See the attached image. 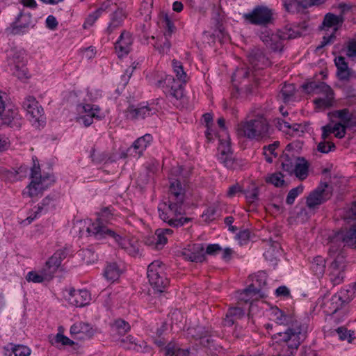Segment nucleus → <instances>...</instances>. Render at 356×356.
<instances>
[{"instance_id": "obj_1", "label": "nucleus", "mask_w": 356, "mask_h": 356, "mask_svg": "<svg viewBox=\"0 0 356 356\" xmlns=\"http://www.w3.org/2000/svg\"><path fill=\"white\" fill-rule=\"evenodd\" d=\"M186 187L179 179H171L168 193V200L158 206L160 218L172 227H179L191 221L190 218H178L184 213Z\"/></svg>"}, {"instance_id": "obj_2", "label": "nucleus", "mask_w": 356, "mask_h": 356, "mask_svg": "<svg viewBox=\"0 0 356 356\" xmlns=\"http://www.w3.org/2000/svg\"><path fill=\"white\" fill-rule=\"evenodd\" d=\"M274 316L276 323L287 326L284 332L278 333L281 339L293 350H297L307 338L308 325L294 316L285 315L278 308L274 310Z\"/></svg>"}, {"instance_id": "obj_3", "label": "nucleus", "mask_w": 356, "mask_h": 356, "mask_svg": "<svg viewBox=\"0 0 356 356\" xmlns=\"http://www.w3.org/2000/svg\"><path fill=\"white\" fill-rule=\"evenodd\" d=\"M111 215L108 208L104 209L101 212L100 217L87 227V232L90 236H93L95 239L100 240L106 237H111L120 247L121 243L126 238L113 229L108 228L105 223L108 222L109 216Z\"/></svg>"}, {"instance_id": "obj_4", "label": "nucleus", "mask_w": 356, "mask_h": 356, "mask_svg": "<svg viewBox=\"0 0 356 356\" xmlns=\"http://www.w3.org/2000/svg\"><path fill=\"white\" fill-rule=\"evenodd\" d=\"M147 277L150 285L157 293L164 291L168 285V280L165 276L164 268L162 262L154 261L147 268Z\"/></svg>"}, {"instance_id": "obj_5", "label": "nucleus", "mask_w": 356, "mask_h": 356, "mask_svg": "<svg viewBox=\"0 0 356 356\" xmlns=\"http://www.w3.org/2000/svg\"><path fill=\"white\" fill-rule=\"evenodd\" d=\"M273 10L266 6H257L251 12L244 13L243 18L248 23L267 26L273 22Z\"/></svg>"}, {"instance_id": "obj_6", "label": "nucleus", "mask_w": 356, "mask_h": 356, "mask_svg": "<svg viewBox=\"0 0 356 356\" xmlns=\"http://www.w3.org/2000/svg\"><path fill=\"white\" fill-rule=\"evenodd\" d=\"M36 21L29 12L21 11L8 27L6 32L8 35H22L35 26Z\"/></svg>"}, {"instance_id": "obj_7", "label": "nucleus", "mask_w": 356, "mask_h": 356, "mask_svg": "<svg viewBox=\"0 0 356 356\" xmlns=\"http://www.w3.org/2000/svg\"><path fill=\"white\" fill-rule=\"evenodd\" d=\"M5 94L0 91V122L12 128L21 127L22 118L18 112V108L11 104H6L3 100Z\"/></svg>"}, {"instance_id": "obj_8", "label": "nucleus", "mask_w": 356, "mask_h": 356, "mask_svg": "<svg viewBox=\"0 0 356 356\" xmlns=\"http://www.w3.org/2000/svg\"><path fill=\"white\" fill-rule=\"evenodd\" d=\"M332 195V187L326 182H321L307 197L306 204L309 209H314L328 200Z\"/></svg>"}, {"instance_id": "obj_9", "label": "nucleus", "mask_w": 356, "mask_h": 356, "mask_svg": "<svg viewBox=\"0 0 356 356\" xmlns=\"http://www.w3.org/2000/svg\"><path fill=\"white\" fill-rule=\"evenodd\" d=\"M26 63V54L24 50L13 51L8 58V65L13 75L21 80L29 78Z\"/></svg>"}, {"instance_id": "obj_10", "label": "nucleus", "mask_w": 356, "mask_h": 356, "mask_svg": "<svg viewBox=\"0 0 356 356\" xmlns=\"http://www.w3.org/2000/svg\"><path fill=\"white\" fill-rule=\"evenodd\" d=\"M23 108L30 115V120L36 127H40L44 123V111L39 105L36 99L33 96H27L22 102Z\"/></svg>"}, {"instance_id": "obj_11", "label": "nucleus", "mask_w": 356, "mask_h": 356, "mask_svg": "<svg viewBox=\"0 0 356 356\" xmlns=\"http://www.w3.org/2000/svg\"><path fill=\"white\" fill-rule=\"evenodd\" d=\"M355 297V292L350 286L347 289H343L338 293L332 296L330 300L326 303L330 314H335L345 304L350 302Z\"/></svg>"}, {"instance_id": "obj_12", "label": "nucleus", "mask_w": 356, "mask_h": 356, "mask_svg": "<svg viewBox=\"0 0 356 356\" xmlns=\"http://www.w3.org/2000/svg\"><path fill=\"white\" fill-rule=\"evenodd\" d=\"M31 183L26 186L22 194L24 196H28L29 197H34L39 195H42V192L47 189V184L44 182L38 181V175L40 172L39 164H33V166L31 169Z\"/></svg>"}, {"instance_id": "obj_13", "label": "nucleus", "mask_w": 356, "mask_h": 356, "mask_svg": "<svg viewBox=\"0 0 356 356\" xmlns=\"http://www.w3.org/2000/svg\"><path fill=\"white\" fill-rule=\"evenodd\" d=\"M345 268V256L339 253L328 268L330 281L334 286L343 282Z\"/></svg>"}, {"instance_id": "obj_14", "label": "nucleus", "mask_w": 356, "mask_h": 356, "mask_svg": "<svg viewBox=\"0 0 356 356\" xmlns=\"http://www.w3.org/2000/svg\"><path fill=\"white\" fill-rule=\"evenodd\" d=\"M300 35V33L293 30L291 27L286 26L271 38V41L266 45L273 51H282L284 47L283 41L296 38Z\"/></svg>"}, {"instance_id": "obj_15", "label": "nucleus", "mask_w": 356, "mask_h": 356, "mask_svg": "<svg viewBox=\"0 0 356 356\" xmlns=\"http://www.w3.org/2000/svg\"><path fill=\"white\" fill-rule=\"evenodd\" d=\"M220 144L218 146V151L220 155L218 160L220 163L229 169H235L237 166V162L234 159L232 155L233 152L230 147L229 140H219Z\"/></svg>"}, {"instance_id": "obj_16", "label": "nucleus", "mask_w": 356, "mask_h": 356, "mask_svg": "<svg viewBox=\"0 0 356 356\" xmlns=\"http://www.w3.org/2000/svg\"><path fill=\"white\" fill-rule=\"evenodd\" d=\"M67 253L63 250H57L49 259L46 261L43 268V273L44 276L52 277L53 275L56 272L60 266L62 261L66 257Z\"/></svg>"}, {"instance_id": "obj_17", "label": "nucleus", "mask_w": 356, "mask_h": 356, "mask_svg": "<svg viewBox=\"0 0 356 356\" xmlns=\"http://www.w3.org/2000/svg\"><path fill=\"white\" fill-rule=\"evenodd\" d=\"M181 254L186 260L192 262L201 263L205 260L202 244L188 245L187 248L183 250Z\"/></svg>"}, {"instance_id": "obj_18", "label": "nucleus", "mask_w": 356, "mask_h": 356, "mask_svg": "<svg viewBox=\"0 0 356 356\" xmlns=\"http://www.w3.org/2000/svg\"><path fill=\"white\" fill-rule=\"evenodd\" d=\"M70 334L75 339L85 340L94 335L95 330L88 323L79 322L71 326Z\"/></svg>"}, {"instance_id": "obj_19", "label": "nucleus", "mask_w": 356, "mask_h": 356, "mask_svg": "<svg viewBox=\"0 0 356 356\" xmlns=\"http://www.w3.org/2000/svg\"><path fill=\"white\" fill-rule=\"evenodd\" d=\"M79 107H81L85 113V115L80 118L85 127H88L92 124L93 118L100 120L103 118L101 113V109L97 105L86 104L80 105Z\"/></svg>"}, {"instance_id": "obj_20", "label": "nucleus", "mask_w": 356, "mask_h": 356, "mask_svg": "<svg viewBox=\"0 0 356 356\" xmlns=\"http://www.w3.org/2000/svg\"><path fill=\"white\" fill-rule=\"evenodd\" d=\"M156 108L149 105H140L136 108L129 106L127 110V117L131 120H143L155 114Z\"/></svg>"}, {"instance_id": "obj_21", "label": "nucleus", "mask_w": 356, "mask_h": 356, "mask_svg": "<svg viewBox=\"0 0 356 356\" xmlns=\"http://www.w3.org/2000/svg\"><path fill=\"white\" fill-rule=\"evenodd\" d=\"M152 141V135L149 134H145L136 140L133 145L127 149V154L134 156H141Z\"/></svg>"}, {"instance_id": "obj_22", "label": "nucleus", "mask_w": 356, "mask_h": 356, "mask_svg": "<svg viewBox=\"0 0 356 356\" xmlns=\"http://www.w3.org/2000/svg\"><path fill=\"white\" fill-rule=\"evenodd\" d=\"M67 300L70 304L76 307H83L90 300V294L87 290H70Z\"/></svg>"}, {"instance_id": "obj_23", "label": "nucleus", "mask_w": 356, "mask_h": 356, "mask_svg": "<svg viewBox=\"0 0 356 356\" xmlns=\"http://www.w3.org/2000/svg\"><path fill=\"white\" fill-rule=\"evenodd\" d=\"M334 116L340 119L341 122L337 124H341L346 132V129L356 127V113H351L348 108L338 110L334 112Z\"/></svg>"}, {"instance_id": "obj_24", "label": "nucleus", "mask_w": 356, "mask_h": 356, "mask_svg": "<svg viewBox=\"0 0 356 356\" xmlns=\"http://www.w3.org/2000/svg\"><path fill=\"white\" fill-rule=\"evenodd\" d=\"M266 296L264 292L257 289L254 284H250L246 289L239 293L238 300L245 303L251 302L258 298H262Z\"/></svg>"}, {"instance_id": "obj_25", "label": "nucleus", "mask_w": 356, "mask_h": 356, "mask_svg": "<svg viewBox=\"0 0 356 356\" xmlns=\"http://www.w3.org/2000/svg\"><path fill=\"white\" fill-rule=\"evenodd\" d=\"M132 42L133 40L130 33L126 31H123L115 44V48L119 57L124 56L129 54Z\"/></svg>"}, {"instance_id": "obj_26", "label": "nucleus", "mask_w": 356, "mask_h": 356, "mask_svg": "<svg viewBox=\"0 0 356 356\" xmlns=\"http://www.w3.org/2000/svg\"><path fill=\"white\" fill-rule=\"evenodd\" d=\"M345 19L342 15H336L333 13H327L323 18V22L320 29L321 30L327 31L330 28H332V31L336 32L339 29V26H341Z\"/></svg>"}, {"instance_id": "obj_27", "label": "nucleus", "mask_w": 356, "mask_h": 356, "mask_svg": "<svg viewBox=\"0 0 356 356\" xmlns=\"http://www.w3.org/2000/svg\"><path fill=\"white\" fill-rule=\"evenodd\" d=\"M163 351L165 356H196V350L181 348L179 346L174 342L168 343Z\"/></svg>"}, {"instance_id": "obj_28", "label": "nucleus", "mask_w": 356, "mask_h": 356, "mask_svg": "<svg viewBox=\"0 0 356 356\" xmlns=\"http://www.w3.org/2000/svg\"><path fill=\"white\" fill-rule=\"evenodd\" d=\"M334 63L337 67V76L340 81H348L352 76L353 71L348 67V63L343 56H338L334 58Z\"/></svg>"}, {"instance_id": "obj_29", "label": "nucleus", "mask_w": 356, "mask_h": 356, "mask_svg": "<svg viewBox=\"0 0 356 356\" xmlns=\"http://www.w3.org/2000/svg\"><path fill=\"white\" fill-rule=\"evenodd\" d=\"M250 63L257 68H264L268 65V59L264 55L263 51L259 48L252 49L248 54Z\"/></svg>"}, {"instance_id": "obj_30", "label": "nucleus", "mask_w": 356, "mask_h": 356, "mask_svg": "<svg viewBox=\"0 0 356 356\" xmlns=\"http://www.w3.org/2000/svg\"><path fill=\"white\" fill-rule=\"evenodd\" d=\"M245 315L243 309L238 307H229L222 320V324L225 327H231L237 320L242 318Z\"/></svg>"}, {"instance_id": "obj_31", "label": "nucleus", "mask_w": 356, "mask_h": 356, "mask_svg": "<svg viewBox=\"0 0 356 356\" xmlns=\"http://www.w3.org/2000/svg\"><path fill=\"white\" fill-rule=\"evenodd\" d=\"M337 240H341L344 246L356 248V224L349 229L339 233L336 236Z\"/></svg>"}, {"instance_id": "obj_32", "label": "nucleus", "mask_w": 356, "mask_h": 356, "mask_svg": "<svg viewBox=\"0 0 356 356\" xmlns=\"http://www.w3.org/2000/svg\"><path fill=\"white\" fill-rule=\"evenodd\" d=\"M252 122L257 138L260 136L263 137L268 134V124L263 116H257L254 119L252 120Z\"/></svg>"}, {"instance_id": "obj_33", "label": "nucleus", "mask_w": 356, "mask_h": 356, "mask_svg": "<svg viewBox=\"0 0 356 356\" xmlns=\"http://www.w3.org/2000/svg\"><path fill=\"white\" fill-rule=\"evenodd\" d=\"M309 163L304 157H298L295 164L293 174L300 180L308 176Z\"/></svg>"}, {"instance_id": "obj_34", "label": "nucleus", "mask_w": 356, "mask_h": 356, "mask_svg": "<svg viewBox=\"0 0 356 356\" xmlns=\"http://www.w3.org/2000/svg\"><path fill=\"white\" fill-rule=\"evenodd\" d=\"M323 95V97L316 98L313 101L316 108L320 110L330 108L333 106L334 103V91L331 92L330 94L329 92Z\"/></svg>"}, {"instance_id": "obj_35", "label": "nucleus", "mask_w": 356, "mask_h": 356, "mask_svg": "<svg viewBox=\"0 0 356 356\" xmlns=\"http://www.w3.org/2000/svg\"><path fill=\"white\" fill-rule=\"evenodd\" d=\"M145 243L148 245H155L156 248H159L160 246L167 243V238L164 234V231H162L161 229H156L154 235L147 238Z\"/></svg>"}, {"instance_id": "obj_36", "label": "nucleus", "mask_w": 356, "mask_h": 356, "mask_svg": "<svg viewBox=\"0 0 356 356\" xmlns=\"http://www.w3.org/2000/svg\"><path fill=\"white\" fill-rule=\"evenodd\" d=\"M254 128L252 120L243 123H241L238 126V133L240 136L247 137L250 139L256 138V134L254 131Z\"/></svg>"}, {"instance_id": "obj_37", "label": "nucleus", "mask_w": 356, "mask_h": 356, "mask_svg": "<svg viewBox=\"0 0 356 356\" xmlns=\"http://www.w3.org/2000/svg\"><path fill=\"white\" fill-rule=\"evenodd\" d=\"M310 268L316 276H323L325 270V259L321 256L315 257L311 263Z\"/></svg>"}, {"instance_id": "obj_38", "label": "nucleus", "mask_w": 356, "mask_h": 356, "mask_svg": "<svg viewBox=\"0 0 356 356\" xmlns=\"http://www.w3.org/2000/svg\"><path fill=\"white\" fill-rule=\"evenodd\" d=\"M120 270L116 263H111L107 265L104 270V277L110 281H115L118 279Z\"/></svg>"}, {"instance_id": "obj_39", "label": "nucleus", "mask_w": 356, "mask_h": 356, "mask_svg": "<svg viewBox=\"0 0 356 356\" xmlns=\"http://www.w3.org/2000/svg\"><path fill=\"white\" fill-rule=\"evenodd\" d=\"M322 131L330 135L334 134L338 138H342L345 136L344 129L341 127V124L335 123L334 125L328 124L322 127Z\"/></svg>"}, {"instance_id": "obj_40", "label": "nucleus", "mask_w": 356, "mask_h": 356, "mask_svg": "<svg viewBox=\"0 0 356 356\" xmlns=\"http://www.w3.org/2000/svg\"><path fill=\"white\" fill-rule=\"evenodd\" d=\"M204 122L207 127L205 131V136L208 142H211L213 140V131L212 129L213 126V115L211 113H207L202 115Z\"/></svg>"}, {"instance_id": "obj_41", "label": "nucleus", "mask_w": 356, "mask_h": 356, "mask_svg": "<svg viewBox=\"0 0 356 356\" xmlns=\"http://www.w3.org/2000/svg\"><path fill=\"white\" fill-rule=\"evenodd\" d=\"M211 330L209 327L202 325H197L190 329V334L196 339H204L210 336Z\"/></svg>"}, {"instance_id": "obj_42", "label": "nucleus", "mask_w": 356, "mask_h": 356, "mask_svg": "<svg viewBox=\"0 0 356 356\" xmlns=\"http://www.w3.org/2000/svg\"><path fill=\"white\" fill-rule=\"evenodd\" d=\"M295 94V86L293 84H284L280 91V97L286 103L291 101Z\"/></svg>"}, {"instance_id": "obj_43", "label": "nucleus", "mask_w": 356, "mask_h": 356, "mask_svg": "<svg viewBox=\"0 0 356 356\" xmlns=\"http://www.w3.org/2000/svg\"><path fill=\"white\" fill-rule=\"evenodd\" d=\"M112 328L117 331L119 334L124 335L130 330V325L128 322L123 319L118 318L115 320L112 325Z\"/></svg>"}, {"instance_id": "obj_44", "label": "nucleus", "mask_w": 356, "mask_h": 356, "mask_svg": "<svg viewBox=\"0 0 356 356\" xmlns=\"http://www.w3.org/2000/svg\"><path fill=\"white\" fill-rule=\"evenodd\" d=\"M335 332L338 334L339 339L341 341L347 340L349 343H351L355 339L354 331L348 330L344 327H338L335 330Z\"/></svg>"}, {"instance_id": "obj_45", "label": "nucleus", "mask_w": 356, "mask_h": 356, "mask_svg": "<svg viewBox=\"0 0 356 356\" xmlns=\"http://www.w3.org/2000/svg\"><path fill=\"white\" fill-rule=\"evenodd\" d=\"M163 26L165 29L164 37L170 38L172 33L175 30V26L172 22L170 19L168 15L165 14L163 17Z\"/></svg>"}, {"instance_id": "obj_46", "label": "nucleus", "mask_w": 356, "mask_h": 356, "mask_svg": "<svg viewBox=\"0 0 356 356\" xmlns=\"http://www.w3.org/2000/svg\"><path fill=\"white\" fill-rule=\"evenodd\" d=\"M304 187L302 185H299L298 186L292 188L288 193L286 199V203L289 205H292L296 198L303 192Z\"/></svg>"}, {"instance_id": "obj_47", "label": "nucleus", "mask_w": 356, "mask_h": 356, "mask_svg": "<svg viewBox=\"0 0 356 356\" xmlns=\"http://www.w3.org/2000/svg\"><path fill=\"white\" fill-rule=\"evenodd\" d=\"M172 67L174 69V72L176 74L177 78L183 82H186V74L184 71L183 66L181 62L177 61L176 60H172Z\"/></svg>"}, {"instance_id": "obj_48", "label": "nucleus", "mask_w": 356, "mask_h": 356, "mask_svg": "<svg viewBox=\"0 0 356 356\" xmlns=\"http://www.w3.org/2000/svg\"><path fill=\"white\" fill-rule=\"evenodd\" d=\"M252 232L248 229L241 230L236 235V239L238 241L240 245H245L250 240Z\"/></svg>"}, {"instance_id": "obj_49", "label": "nucleus", "mask_w": 356, "mask_h": 356, "mask_svg": "<svg viewBox=\"0 0 356 356\" xmlns=\"http://www.w3.org/2000/svg\"><path fill=\"white\" fill-rule=\"evenodd\" d=\"M266 181L273 184L276 187L282 186L284 185V175L281 172H275L272 174L267 179Z\"/></svg>"}, {"instance_id": "obj_50", "label": "nucleus", "mask_w": 356, "mask_h": 356, "mask_svg": "<svg viewBox=\"0 0 356 356\" xmlns=\"http://www.w3.org/2000/svg\"><path fill=\"white\" fill-rule=\"evenodd\" d=\"M11 345V350L15 356H29L31 354V349L23 345Z\"/></svg>"}, {"instance_id": "obj_51", "label": "nucleus", "mask_w": 356, "mask_h": 356, "mask_svg": "<svg viewBox=\"0 0 356 356\" xmlns=\"http://www.w3.org/2000/svg\"><path fill=\"white\" fill-rule=\"evenodd\" d=\"M285 9L289 13H300L299 0H283Z\"/></svg>"}, {"instance_id": "obj_52", "label": "nucleus", "mask_w": 356, "mask_h": 356, "mask_svg": "<svg viewBox=\"0 0 356 356\" xmlns=\"http://www.w3.org/2000/svg\"><path fill=\"white\" fill-rule=\"evenodd\" d=\"M102 12L103 8H99L95 12L90 14L83 24V28L86 29L88 26L93 25L95 21L99 17Z\"/></svg>"}, {"instance_id": "obj_53", "label": "nucleus", "mask_w": 356, "mask_h": 356, "mask_svg": "<svg viewBox=\"0 0 356 356\" xmlns=\"http://www.w3.org/2000/svg\"><path fill=\"white\" fill-rule=\"evenodd\" d=\"M50 278L49 277L44 276L43 273V269L42 270V274H38L34 271L28 273L26 279L28 282H32L33 283H41L44 279Z\"/></svg>"}, {"instance_id": "obj_54", "label": "nucleus", "mask_w": 356, "mask_h": 356, "mask_svg": "<svg viewBox=\"0 0 356 356\" xmlns=\"http://www.w3.org/2000/svg\"><path fill=\"white\" fill-rule=\"evenodd\" d=\"M257 289H261V291L265 292L264 286L266 284V275L264 273H259L256 277L254 282Z\"/></svg>"}, {"instance_id": "obj_55", "label": "nucleus", "mask_w": 356, "mask_h": 356, "mask_svg": "<svg viewBox=\"0 0 356 356\" xmlns=\"http://www.w3.org/2000/svg\"><path fill=\"white\" fill-rule=\"evenodd\" d=\"M343 218L346 220L356 219V202H353L345 211Z\"/></svg>"}, {"instance_id": "obj_56", "label": "nucleus", "mask_w": 356, "mask_h": 356, "mask_svg": "<svg viewBox=\"0 0 356 356\" xmlns=\"http://www.w3.org/2000/svg\"><path fill=\"white\" fill-rule=\"evenodd\" d=\"M165 40L162 43L156 42L154 44V47L159 51L160 54L167 53L171 47L170 42L169 41L170 38L164 37Z\"/></svg>"}, {"instance_id": "obj_57", "label": "nucleus", "mask_w": 356, "mask_h": 356, "mask_svg": "<svg viewBox=\"0 0 356 356\" xmlns=\"http://www.w3.org/2000/svg\"><path fill=\"white\" fill-rule=\"evenodd\" d=\"M335 40L336 34L334 33V31H332L330 35H324L321 44L316 47V51L321 49L326 45L332 44Z\"/></svg>"}, {"instance_id": "obj_58", "label": "nucleus", "mask_w": 356, "mask_h": 356, "mask_svg": "<svg viewBox=\"0 0 356 356\" xmlns=\"http://www.w3.org/2000/svg\"><path fill=\"white\" fill-rule=\"evenodd\" d=\"M212 20L213 21V23L215 26H216L217 29L218 30L219 33L221 34L222 38L223 39H226L227 34L224 32V29L222 26L221 24V19L220 18V15L218 12H214L212 17Z\"/></svg>"}, {"instance_id": "obj_59", "label": "nucleus", "mask_w": 356, "mask_h": 356, "mask_svg": "<svg viewBox=\"0 0 356 356\" xmlns=\"http://www.w3.org/2000/svg\"><path fill=\"white\" fill-rule=\"evenodd\" d=\"M295 164L288 156H286L282 163V168L289 175L293 174Z\"/></svg>"}, {"instance_id": "obj_60", "label": "nucleus", "mask_w": 356, "mask_h": 356, "mask_svg": "<svg viewBox=\"0 0 356 356\" xmlns=\"http://www.w3.org/2000/svg\"><path fill=\"white\" fill-rule=\"evenodd\" d=\"M335 148V145L332 143L323 141L320 142L317 146L318 151L322 153H328Z\"/></svg>"}, {"instance_id": "obj_61", "label": "nucleus", "mask_w": 356, "mask_h": 356, "mask_svg": "<svg viewBox=\"0 0 356 356\" xmlns=\"http://www.w3.org/2000/svg\"><path fill=\"white\" fill-rule=\"evenodd\" d=\"M90 157L92 161L96 164L101 163L106 159V156L105 154L102 153H97L95 148L91 149Z\"/></svg>"}, {"instance_id": "obj_62", "label": "nucleus", "mask_w": 356, "mask_h": 356, "mask_svg": "<svg viewBox=\"0 0 356 356\" xmlns=\"http://www.w3.org/2000/svg\"><path fill=\"white\" fill-rule=\"evenodd\" d=\"M318 82L309 81L305 83L301 87L306 93H314L316 89H318Z\"/></svg>"}, {"instance_id": "obj_63", "label": "nucleus", "mask_w": 356, "mask_h": 356, "mask_svg": "<svg viewBox=\"0 0 356 356\" xmlns=\"http://www.w3.org/2000/svg\"><path fill=\"white\" fill-rule=\"evenodd\" d=\"M170 95L175 97L176 99H180L184 96V88L181 84L177 87H171Z\"/></svg>"}, {"instance_id": "obj_64", "label": "nucleus", "mask_w": 356, "mask_h": 356, "mask_svg": "<svg viewBox=\"0 0 356 356\" xmlns=\"http://www.w3.org/2000/svg\"><path fill=\"white\" fill-rule=\"evenodd\" d=\"M346 55L349 58L356 57V40H352L348 42Z\"/></svg>"}]
</instances>
